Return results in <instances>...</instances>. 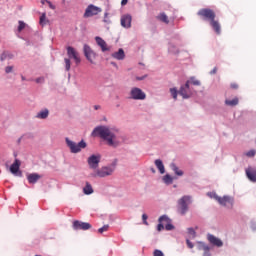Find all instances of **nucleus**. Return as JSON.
<instances>
[{
	"instance_id": "0eeeda50",
	"label": "nucleus",
	"mask_w": 256,
	"mask_h": 256,
	"mask_svg": "<svg viewBox=\"0 0 256 256\" xmlns=\"http://www.w3.org/2000/svg\"><path fill=\"white\" fill-rule=\"evenodd\" d=\"M103 11L100 7L95 6L93 4H89L84 12L83 17L85 19H89V17H95V15H99Z\"/></svg>"
},
{
	"instance_id": "5701e85b",
	"label": "nucleus",
	"mask_w": 256,
	"mask_h": 256,
	"mask_svg": "<svg viewBox=\"0 0 256 256\" xmlns=\"http://www.w3.org/2000/svg\"><path fill=\"white\" fill-rule=\"evenodd\" d=\"M36 117H37V119H47V117H49V110L44 109V110L38 112Z\"/></svg>"
},
{
	"instance_id": "f3484780",
	"label": "nucleus",
	"mask_w": 256,
	"mask_h": 256,
	"mask_svg": "<svg viewBox=\"0 0 256 256\" xmlns=\"http://www.w3.org/2000/svg\"><path fill=\"white\" fill-rule=\"evenodd\" d=\"M246 176L252 183H256V170L255 168L249 167L245 170Z\"/></svg>"
},
{
	"instance_id": "603ef678",
	"label": "nucleus",
	"mask_w": 256,
	"mask_h": 256,
	"mask_svg": "<svg viewBox=\"0 0 256 256\" xmlns=\"http://www.w3.org/2000/svg\"><path fill=\"white\" fill-rule=\"evenodd\" d=\"M151 171H152V173H155V169L152 168Z\"/></svg>"
},
{
	"instance_id": "1a4fd4ad",
	"label": "nucleus",
	"mask_w": 256,
	"mask_h": 256,
	"mask_svg": "<svg viewBox=\"0 0 256 256\" xmlns=\"http://www.w3.org/2000/svg\"><path fill=\"white\" fill-rule=\"evenodd\" d=\"M130 97L131 99H134L135 101H143L147 97L145 92L141 90V88L134 87L130 91Z\"/></svg>"
},
{
	"instance_id": "49530a36",
	"label": "nucleus",
	"mask_w": 256,
	"mask_h": 256,
	"mask_svg": "<svg viewBox=\"0 0 256 256\" xmlns=\"http://www.w3.org/2000/svg\"><path fill=\"white\" fill-rule=\"evenodd\" d=\"M94 109H95V111H99V109H101V105H95Z\"/></svg>"
},
{
	"instance_id": "2f4dec72",
	"label": "nucleus",
	"mask_w": 256,
	"mask_h": 256,
	"mask_svg": "<svg viewBox=\"0 0 256 256\" xmlns=\"http://www.w3.org/2000/svg\"><path fill=\"white\" fill-rule=\"evenodd\" d=\"M18 23H19L18 32L21 33V31H23V29H25L26 24L23 21H19Z\"/></svg>"
},
{
	"instance_id": "7ed1b4c3",
	"label": "nucleus",
	"mask_w": 256,
	"mask_h": 256,
	"mask_svg": "<svg viewBox=\"0 0 256 256\" xmlns=\"http://www.w3.org/2000/svg\"><path fill=\"white\" fill-rule=\"evenodd\" d=\"M67 51V56L69 58H65L64 59V63H65V70L66 71H71V59H73L74 63H76V65H79V63H81V57L79 56V52H77V50H75V48L68 46L66 48Z\"/></svg>"
},
{
	"instance_id": "bb28decb",
	"label": "nucleus",
	"mask_w": 256,
	"mask_h": 256,
	"mask_svg": "<svg viewBox=\"0 0 256 256\" xmlns=\"http://www.w3.org/2000/svg\"><path fill=\"white\" fill-rule=\"evenodd\" d=\"M172 170L174 171L175 175H178V177H183V170L179 169L177 165L172 164Z\"/></svg>"
},
{
	"instance_id": "ea45409f",
	"label": "nucleus",
	"mask_w": 256,
	"mask_h": 256,
	"mask_svg": "<svg viewBox=\"0 0 256 256\" xmlns=\"http://www.w3.org/2000/svg\"><path fill=\"white\" fill-rule=\"evenodd\" d=\"M169 52L170 53H179V51L177 49H175V46H170L169 47Z\"/></svg>"
},
{
	"instance_id": "72a5a7b5",
	"label": "nucleus",
	"mask_w": 256,
	"mask_h": 256,
	"mask_svg": "<svg viewBox=\"0 0 256 256\" xmlns=\"http://www.w3.org/2000/svg\"><path fill=\"white\" fill-rule=\"evenodd\" d=\"M246 157H255L256 151L255 150H250L245 153Z\"/></svg>"
},
{
	"instance_id": "f704fd0d",
	"label": "nucleus",
	"mask_w": 256,
	"mask_h": 256,
	"mask_svg": "<svg viewBox=\"0 0 256 256\" xmlns=\"http://www.w3.org/2000/svg\"><path fill=\"white\" fill-rule=\"evenodd\" d=\"M188 234L190 235L191 239H195V230L193 228L188 229Z\"/></svg>"
},
{
	"instance_id": "aec40b11",
	"label": "nucleus",
	"mask_w": 256,
	"mask_h": 256,
	"mask_svg": "<svg viewBox=\"0 0 256 256\" xmlns=\"http://www.w3.org/2000/svg\"><path fill=\"white\" fill-rule=\"evenodd\" d=\"M112 57L118 61H123L125 59V51L123 48H120L117 52L112 53Z\"/></svg>"
},
{
	"instance_id": "20e7f679",
	"label": "nucleus",
	"mask_w": 256,
	"mask_h": 256,
	"mask_svg": "<svg viewBox=\"0 0 256 256\" xmlns=\"http://www.w3.org/2000/svg\"><path fill=\"white\" fill-rule=\"evenodd\" d=\"M117 167V163L114 162L108 166H103L101 168H97L96 170L92 171L90 174V177H100V178H104V177H109L110 175H113V173L115 172V168Z\"/></svg>"
},
{
	"instance_id": "f8f14e48",
	"label": "nucleus",
	"mask_w": 256,
	"mask_h": 256,
	"mask_svg": "<svg viewBox=\"0 0 256 256\" xmlns=\"http://www.w3.org/2000/svg\"><path fill=\"white\" fill-rule=\"evenodd\" d=\"M216 201L223 207H233V198L230 196L216 197Z\"/></svg>"
},
{
	"instance_id": "c85d7f7f",
	"label": "nucleus",
	"mask_w": 256,
	"mask_h": 256,
	"mask_svg": "<svg viewBox=\"0 0 256 256\" xmlns=\"http://www.w3.org/2000/svg\"><path fill=\"white\" fill-rule=\"evenodd\" d=\"M186 83H189V85H196V86L201 85V82L195 79V77L190 78Z\"/></svg>"
},
{
	"instance_id": "a211bd4d",
	"label": "nucleus",
	"mask_w": 256,
	"mask_h": 256,
	"mask_svg": "<svg viewBox=\"0 0 256 256\" xmlns=\"http://www.w3.org/2000/svg\"><path fill=\"white\" fill-rule=\"evenodd\" d=\"M159 223L165 224L166 231H172L173 226L171 224V220H169V217H167L166 215H163L159 218Z\"/></svg>"
},
{
	"instance_id": "423d86ee",
	"label": "nucleus",
	"mask_w": 256,
	"mask_h": 256,
	"mask_svg": "<svg viewBox=\"0 0 256 256\" xmlns=\"http://www.w3.org/2000/svg\"><path fill=\"white\" fill-rule=\"evenodd\" d=\"M189 205H191V196H183L178 200V213L185 215L189 211Z\"/></svg>"
},
{
	"instance_id": "de8ad7c7",
	"label": "nucleus",
	"mask_w": 256,
	"mask_h": 256,
	"mask_svg": "<svg viewBox=\"0 0 256 256\" xmlns=\"http://www.w3.org/2000/svg\"><path fill=\"white\" fill-rule=\"evenodd\" d=\"M128 1H129V0H122V1H121V5H127Z\"/></svg>"
},
{
	"instance_id": "8fccbe9b",
	"label": "nucleus",
	"mask_w": 256,
	"mask_h": 256,
	"mask_svg": "<svg viewBox=\"0 0 256 256\" xmlns=\"http://www.w3.org/2000/svg\"><path fill=\"white\" fill-rule=\"evenodd\" d=\"M232 89H237L239 86L237 84H231Z\"/></svg>"
},
{
	"instance_id": "9b49d317",
	"label": "nucleus",
	"mask_w": 256,
	"mask_h": 256,
	"mask_svg": "<svg viewBox=\"0 0 256 256\" xmlns=\"http://www.w3.org/2000/svg\"><path fill=\"white\" fill-rule=\"evenodd\" d=\"M73 229L76 231L82 230V231H87L91 229V224L87 222H81L79 220H76L73 222Z\"/></svg>"
},
{
	"instance_id": "c756f323",
	"label": "nucleus",
	"mask_w": 256,
	"mask_h": 256,
	"mask_svg": "<svg viewBox=\"0 0 256 256\" xmlns=\"http://www.w3.org/2000/svg\"><path fill=\"white\" fill-rule=\"evenodd\" d=\"M40 25H42V27L47 25V16L45 14L40 16Z\"/></svg>"
},
{
	"instance_id": "4be33fe9",
	"label": "nucleus",
	"mask_w": 256,
	"mask_h": 256,
	"mask_svg": "<svg viewBox=\"0 0 256 256\" xmlns=\"http://www.w3.org/2000/svg\"><path fill=\"white\" fill-rule=\"evenodd\" d=\"M154 163L158 171L163 175L165 173V165H163V161H161V159H157Z\"/></svg>"
},
{
	"instance_id": "a878e982",
	"label": "nucleus",
	"mask_w": 256,
	"mask_h": 256,
	"mask_svg": "<svg viewBox=\"0 0 256 256\" xmlns=\"http://www.w3.org/2000/svg\"><path fill=\"white\" fill-rule=\"evenodd\" d=\"M226 105H229L230 107H235V105H239V98H234L232 100H226Z\"/></svg>"
},
{
	"instance_id": "58836bf2",
	"label": "nucleus",
	"mask_w": 256,
	"mask_h": 256,
	"mask_svg": "<svg viewBox=\"0 0 256 256\" xmlns=\"http://www.w3.org/2000/svg\"><path fill=\"white\" fill-rule=\"evenodd\" d=\"M204 256H211V253H209V246H204Z\"/></svg>"
},
{
	"instance_id": "6ab92c4d",
	"label": "nucleus",
	"mask_w": 256,
	"mask_h": 256,
	"mask_svg": "<svg viewBox=\"0 0 256 256\" xmlns=\"http://www.w3.org/2000/svg\"><path fill=\"white\" fill-rule=\"evenodd\" d=\"M95 41L98 45V47H100V49L105 52V51H109V47L107 46V42H105V40H103V38L96 36L95 37Z\"/></svg>"
},
{
	"instance_id": "f03ea898",
	"label": "nucleus",
	"mask_w": 256,
	"mask_h": 256,
	"mask_svg": "<svg viewBox=\"0 0 256 256\" xmlns=\"http://www.w3.org/2000/svg\"><path fill=\"white\" fill-rule=\"evenodd\" d=\"M197 15L201 17L203 21H209L210 27H212L216 35H221V24L218 20H215V17H217L215 11L209 8H202L198 11Z\"/></svg>"
},
{
	"instance_id": "412c9836",
	"label": "nucleus",
	"mask_w": 256,
	"mask_h": 256,
	"mask_svg": "<svg viewBox=\"0 0 256 256\" xmlns=\"http://www.w3.org/2000/svg\"><path fill=\"white\" fill-rule=\"evenodd\" d=\"M28 182L31 184H35L38 180L41 179V176L37 173H32L27 176Z\"/></svg>"
},
{
	"instance_id": "cd10ccee",
	"label": "nucleus",
	"mask_w": 256,
	"mask_h": 256,
	"mask_svg": "<svg viewBox=\"0 0 256 256\" xmlns=\"http://www.w3.org/2000/svg\"><path fill=\"white\" fill-rule=\"evenodd\" d=\"M162 181H164L166 185H171L173 183V177H171L169 174H166L163 176Z\"/></svg>"
},
{
	"instance_id": "393cba45",
	"label": "nucleus",
	"mask_w": 256,
	"mask_h": 256,
	"mask_svg": "<svg viewBox=\"0 0 256 256\" xmlns=\"http://www.w3.org/2000/svg\"><path fill=\"white\" fill-rule=\"evenodd\" d=\"M158 21H162V23H166L169 24V17H167V14H165V12L160 13L157 16Z\"/></svg>"
},
{
	"instance_id": "4468645a",
	"label": "nucleus",
	"mask_w": 256,
	"mask_h": 256,
	"mask_svg": "<svg viewBox=\"0 0 256 256\" xmlns=\"http://www.w3.org/2000/svg\"><path fill=\"white\" fill-rule=\"evenodd\" d=\"M21 167V161L19 159H15L14 163L10 166V172L12 175H21L19 169Z\"/></svg>"
},
{
	"instance_id": "7c9ffc66",
	"label": "nucleus",
	"mask_w": 256,
	"mask_h": 256,
	"mask_svg": "<svg viewBox=\"0 0 256 256\" xmlns=\"http://www.w3.org/2000/svg\"><path fill=\"white\" fill-rule=\"evenodd\" d=\"M109 231V224L104 225L103 227L98 229V233L102 234Z\"/></svg>"
},
{
	"instance_id": "473e14b6",
	"label": "nucleus",
	"mask_w": 256,
	"mask_h": 256,
	"mask_svg": "<svg viewBox=\"0 0 256 256\" xmlns=\"http://www.w3.org/2000/svg\"><path fill=\"white\" fill-rule=\"evenodd\" d=\"M170 93H171L173 99H175V101H176V99H177V94H178L177 88H171V89H170Z\"/></svg>"
},
{
	"instance_id": "79ce46f5",
	"label": "nucleus",
	"mask_w": 256,
	"mask_h": 256,
	"mask_svg": "<svg viewBox=\"0 0 256 256\" xmlns=\"http://www.w3.org/2000/svg\"><path fill=\"white\" fill-rule=\"evenodd\" d=\"M36 83H45V78L44 77L37 78Z\"/></svg>"
},
{
	"instance_id": "2eb2a0df",
	"label": "nucleus",
	"mask_w": 256,
	"mask_h": 256,
	"mask_svg": "<svg viewBox=\"0 0 256 256\" xmlns=\"http://www.w3.org/2000/svg\"><path fill=\"white\" fill-rule=\"evenodd\" d=\"M120 21L124 29H131V21H132L131 15L129 14L123 15Z\"/></svg>"
},
{
	"instance_id": "e433bc0d",
	"label": "nucleus",
	"mask_w": 256,
	"mask_h": 256,
	"mask_svg": "<svg viewBox=\"0 0 256 256\" xmlns=\"http://www.w3.org/2000/svg\"><path fill=\"white\" fill-rule=\"evenodd\" d=\"M165 222H160L157 226V230L158 231H163V229H165Z\"/></svg>"
},
{
	"instance_id": "c03bdc74",
	"label": "nucleus",
	"mask_w": 256,
	"mask_h": 256,
	"mask_svg": "<svg viewBox=\"0 0 256 256\" xmlns=\"http://www.w3.org/2000/svg\"><path fill=\"white\" fill-rule=\"evenodd\" d=\"M187 245L189 249H193V243H191V241L187 240Z\"/></svg>"
},
{
	"instance_id": "9d476101",
	"label": "nucleus",
	"mask_w": 256,
	"mask_h": 256,
	"mask_svg": "<svg viewBox=\"0 0 256 256\" xmlns=\"http://www.w3.org/2000/svg\"><path fill=\"white\" fill-rule=\"evenodd\" d=\"M179 95L183 97V99H189L193 95V91L189 87V82H186L185 85L181 86L179 90Z\"/></svg>"
},
{
	"instance_id": "c9c22d12",
	"label": "nucleus",
	"mask_w": 256,
	"mask_h": 256,
	"mask_svg": "<svg viewBox=\"0 0 256 256\" xmlns=\"http://www.w3.org/2000/svg\"><path fill=\"white\" fill-rule=\"evenodd\" d=\"M208 197H210L211 199H216L217 197H219L215 192H208Z\"/></svg>"
},
{
	"instance_id": "ddd939ff",
	"label": "nucleus",
	"mask_w": 256,
	"mask_h": 256,
	"mask_svg": "<svg viewBox=\"0 0 256 256\" xmlns=\"http://www.w3.org/2000/svg\"><path fill=\"white\" fill-rule=\"evenodd\" d=\"M83 51H84V55H85L86 59L88 61H90V63H93V59H95L96 54L93 51V49H91V46L84 44Z\"/></svg>"
},
{
	"instance_id": "b1692460",
	"label": "nucleus",
	"mask_w": 256,
	"mask_h": 256,
	"mask_svg": "<svg viewBox=\"0 0 256 256\" xmlns=\"http://www.w3.org/2000/svg\"><path fill=\"white\" fill-rule=\"evenodd\" d=\"M84 195H91L93 193V186H91V183L86 182L85 187L83 188Z\"/></svg>"
},
{
	"instance_id": "39448f33",
	"label": "nucleus",
	"mask_w": 256,
	"mask_h": 256,
	"mask_svg": "<svg viewBox=\"0 0 256 256\" xmlns=\"http://www.w3.org/2000/svg\"><path fill=\"white\" fill-rule=\"evenodd\" d=\"M67 147H69L72 153H81L82 149L87 147L85 140L80 141L79 143L71 141L69 138L65 139Z\"/></svg>"
},
{
	"instance_id": "a19ab883",
	"label": "nucleus",
	"mask_w": 256,
	"mask_h": 256,
	"mask_svg": "<svg viewBox=\"0 0 256 256\" xmlns=\"http://www.w3.org/2000/svg\"><path fill=\"white\" fill-rule=\"evenodd\" d=\"M11 71H13V66H7L5 68V73H11Z\"/></svg>"
},
{
	"instance_id": "09e8293b",
	"label": "nucleus",
	"mask_w": 256,
	"mask_h": 256,
	"mask_svg": "<svg viewBox=\"0 0 256 256\" xmlns=\"http://www.w3.org/2000/svg\"><path fill=\"white\" fill-rule=\"evenodd\" d=\"M48 5H49L50 9H55V6H54V5H52V3H51V2H49V1H48Z\"/></svg>"
},
{
	"instance_id": "f257e3e1",
	"label": "nucleus",
	"mask_w": 256,
	"mask_h": 256,
	"mask_svg": "<svg viewBox=\"0 0 256 256\" xmlns=\"http://www.w3.org/2000/svg\"><path fill=\"white\" fill-rule=\"evenodd\" d=\"M93 137H101L104 141H107V145L109 147H118L119 146V138H117V134L115 130L106 127V126H98L92 132Z\"/></svg>"
},
{
	"instance_id": "4c0bfd02",
	"label": "nucleus",
	"mask_w": 256,
	"mask_h": 256,
	"mask_svg": "<svg viewBox=\"0 0 256 256\" xmlns=\"http://www.w3.org/2000/svg\"><path fill=\"white\" fill-rule=\"evenodd\" d=\"M153 255L154 256H165V254H163V252L161 250H155Z\"/></svg>"
},
{
	"instance_id": "dca6fc26",
	"label": "nucleus",
	"mask_w": 256,
	"mask_h": 256,
	"mask_svg": "<svg viewBox=\"0 0 256 256\" xmlns=\"http://www.w3.org/2000/svg\"><path fill=\"white\" fill-rule=\"evenodd\" d=\"M207 239L211 245H214L215 247H223V241L215 237L213 234H208Z\"/></svg>"
},
{
	"instance_id": "6e6552de",
	"label": "nucleus",
	"mask_w": 256,
	"mask_h": 256,
	"mask_svg": "<svg viewBox=\"0 0 256 256\" xmlns=\"http://www.w3.org/2000/svg\"><path fill=\"white\" fill-rule=\"evenodd\" d=\"M89 169H92V171H96L99 169V163H101V156L100 155H91L88 157L87 160Z\"/></svg>"
},
{
	"instance_id": "3c124183",
	"label": "nucleus",
	"mask_w": 256,
	"mask_h": 256,
	"mask_svg": "<svg viewBox=\"0 0 256 256\" xmlns=\"http://www.w3.org/2000/svg\"><path fill=\"white\" fill-rule=\"evenodd\" d=\"M22 81H25V76H21Z\"/></svg>"
},
{
	"instance_id": "37998d69",
	"label": "nucleus",
	"mask_w": 256,
	"mask_h": 256,
	"mask_svg": "<svg viewBox=\"0 0 256 256\" xmlns=\"http://www.w3.org/2000/svg\"><path fill=\"white\" fill-rule=\"evenodd\" d=\"M142 219H143L145 225H147V219H148L147 214H143Z\"/></svg>"
},
{
	"instance_id": "a18cd8bd",
	"label": "nucleus",
	"mask_w": 256,
	"mask_h": 256,
	"mask_svg": "<svg viewBox=\"0 0 256 256\" xmlns=\"http://www.w3.org/2000/svg\"><path fill=\"white\" fill-rule=\"evenodd\" d=\"M210 73H211V75H215V73H217V67H214Z\"/></svg>"
}]
</instances>
